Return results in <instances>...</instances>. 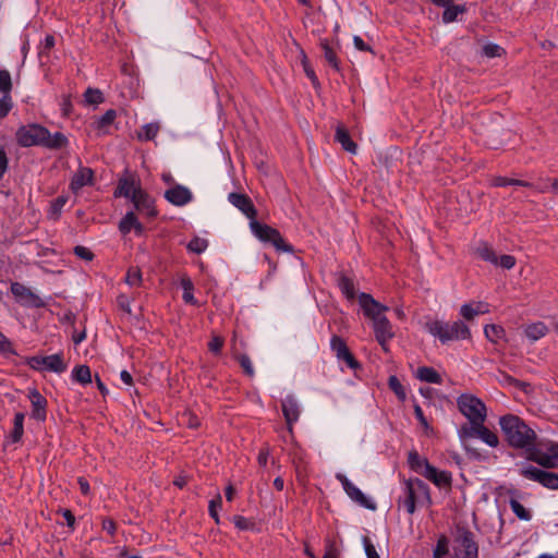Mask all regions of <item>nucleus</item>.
<instances>
[{
    "mask_svg": "<svg viewBox=\"0 0 558 558\" xmlns=\"http://www.w3.org/2000/svg\"><path fill=\"white\" fill-rule=\"evenodd\" d=\"M117 118V112L113 109L107 110L97 121V129L98 131H102L105 133L104 129L108 125H110L114 119Z\"/></svg>",
    "mask_w": 558,
    "mask_h": 558,
    "instance_id": "nucleus-49",
    "label": "nucleus"
},
{
    "mask_svg": "<svg viewBox=\"0 0 558 558\" xmlns=\"http://www.w3.org/2000/svg\"><path fill=\"white\" fill-rule=\"evenodd\" d=\"M337 359L339 362L345 363V365L352 369L360 367V364L351 351H337Z\"/></svg>",
    "mask_w": 558,
    "mask_h": 558,
    "instance_id": "nucleus-46",
    "label": "nucleus"
},
{
    "mask_svg": "<svg viewBox=\"0 0 558 558\" xmlns=\"http://www.w3.org/2000/svg\"><path fill=\"white\" fill-rule=\"evenodd\" d=\"M336 478L341 483L343 490L351 500L369 510H375L376 505L371 501L360 488H357L345 475L338 473Z\"/></svg>",
    "mask_w": 558,
    "mask_h": 558,
    "instance_id": "nucleus-14",
    "label": "nucleus"
},
{
    "mask_svg": "<svg viewBox=\"0 0 558 558\" xmlns=\"http://www.w3.org/2000/svg\"><path fill=\"white\" fill-rule=\"evenodd\" d=\"M359 304L364 315L373 322V327L380 324L383 325L385 320H388L385 315L388 307L377 302L371 294L364 292L360 293Z\"/></svg>",
    "mask_w": 558,
    "mask_h": 558,
    "instance_id": "nucleus-10",
    "label": "nucleus"
},
{
    "mask_svg": "<svg viewBox=\"0 0 558 558\" xmlns=\"http://www.w3.org/2000/svg\"><path fill=\"white\" fill-rule=\"evenodd\" d=\"M101 525H102V529L107 533H109L110 535H114L116 530H117V525H116V522L112 519H109V518L104 519Z\"/></svg>",
    "mask_w": 558,
    "mask_h": 558,
    "instance_id": "nucleus-63",
    "label": "nucleus"
},
{
    "mask_svg": "<svg viewBox=\"0 0 558 558\" xmlns=\"http://www.w3.org/2000/svg\"><path fill=\"white\" fill-rule=\"evenodd\" d=\"M24 418L25 415L21 412L15 413L14 415V426L13 430L11 432V438L13 442H17L21 440L23 434H24Z\"/></svg>",
    "mask_w": 558,
    "mask_h": 558,
    "instance_id": "nucleus-40",
    "label": "nucleus"
},
{
    "mask_svg": "<svg viewBox=\"0 0 558 558\" xmlns=\"http://www.w3.org/2000/svg\"><path fill=\"white\" fill-rule=\"evenodd\" d=\"M449 554V539L446 535H440L433 550V558H444Z\"/></svg>",
    "mask_w": 558,
    "mask_h": 558,
    "instance_id": "nucleus-42",
    "label": "nucleus"
},
{
    "mask_svg": "<svg viewBox=\"0 0 558 558\" xmlns=\"http://www.w3.org/2000/svg\"><path fill=\"white\" fill-rule=\"evenodd\" d=\"M84 99L88 105H99L104 101V96L99 89L87 88L84 93Z\"/></svg>",
    "mask_w": 558,
    "mask_h": 558,
    "instance_id": "nucleus-47",
    "label": "nucleus"
},
{
    "mask_svg": "<svg viewBox=\"0 0 558 558\" xmlns=\"http://www.w3.org/2000/svg\"><path fill=\"white\" fill-rule=\"evenodd\" d=\"M416 378L421 381L430 384H441V376L433 368L428 366L418 367L415 374Z\"/></svg>",
    "mask_w": 558,
    "mask_h": 558,
    "instance_id": "nucleus-30",
    "label": "nucleus"
},
{
    "mask_svg": "<svg viewBox=\"0 0 558 558\" xmlns=\"http://www.w3.org/2000/svg\"><path fill=\"white\" fill-rule=\"evenodd\" d=\"M208 247V241L198 236L192 239L187 244V250L201 254Z\"/></svg>",
    "mask_w": 558,
    "mask_h": 558,
    "instance_id": "nucleus-51",
    "label": "nucleus"
},
{
    "mask_svg": "<svg viewBox=\"0 0 558 558\" xmlns=\"http://www.w3.org/2000/svg\"><path fill=\"white\" fill-rule=\"evenodd\" d=\"M458 433L461 440L478 438L492 448H496L499 445L497 434L486 427L485 423L461 425Z\"/></svg>",
    "mask_w": 558,
    "mask_h": 558,
    "instance_id": "nucleus-7",
    "label": "nucleus"
},
{
    "mask_svg": "<svg viewBox=\"0 0 558 558\" xmlns=\"http://www.w3.org/2000/svg\"><path fill=\"white\" fill-rule=\"evenodd\" d=\"M363 545H364V549H365V554H366L367 558H380L369 537H367V536L363 537Z\"/></svg>",
    "mask_w": 558,
    "mask_h": 558,
    "instance_id": "nucleus-58",
    "label": "nucleus"
},
{
    "mask_svg": "<svg viewBox=\"0 0 558 558\" xmlns=\"http://www.w3.org/2000/svg\"><path fill=\"white\" fill-rule=\"evenodd\" d=\"M134 208L142 215L147 217H155L157 211L154 206L153 198L143 190H137V193L131 198Z\"/></svg>",
    "mask_w": 558,
    "mask_h": 558,
    "instance_id": "nucleus-17",
    "label": "nucleus"
},
{
    "mask_svg": "<svg viewBox=\"0 0 558 558\" xmlns=\"http://www.w3.org/2000/svg\"><path fill=\"white\" fill-rule=\"evenodd\" d=\"M28 398L33 407V417L38 421H45L47 408L46 398L37 389L31 390L28 393Z\"/></svg>",
    "mask_w": 558,
    "mask_h": 558,
    "instance_id": "nucleus-22",
    "label": "nucleus"
},
{
    "mask_svg": "<svg viewBox=\"0 0 558 558\" xmlns=\"http://www.w3.org/2000/svg\"><path fill=\"white\" fill-rule=\"evenodd\" d=\"M505 52L504 48L497 44H486L482 48V53L487 58L500 57Z\"/></svg>",
    "mask_w": 558,
    "mask_h": 558,
    "instance_id": "nucleus-54",
    "label": "nucleus"
},
{
    "mask_svg": "<svg viewBox=\"0 0 558 558\" xmlns=\"http://www.w3.org/2000/svg\"><path fill=\"white\" fill-rule=\"evenodd\" d=\"M233 523L239 530H246L248 527L247 519L242 515H234Z\"/></svg>",
    "mask_w": 558,
    "mask_h": 558,
    "instance_id": "nucleus-64",
    "label": "nucleus"
},
{
    "mask_svg": "<svg viewBox=\"0 0 558 558\" xmlns=\"http://www.w3.org/2000/svg\"><path fill=\"white\" fill-rule=\"evenodd\" d=\"M234 359L240 363L241 367L243 368V372L248 376H254V368L252 365L251 359L243 353L236 354Z\"/></svg>",
    "mask_w": 558,
    "mask_h": 558,
    "instance_id": "nucleus-53",
    "label": "nucleus"
},
{
    "mask_svg": "<svg viewBox=\"0 0 558 558\" xmlns=\"http://www.w3.org/2000/svg\"><path fill=\"white\" fill-rule=\"evenodd\" d=\"M302 65H303V69H304V72H305L306 76L311 80L313 85L314 86H318L319 85L318 78H317L313 68L310 65L307 57L304 53H303V57H302Z\"/></svg>",
    "mask_w": 558,
    "mask_h": 558,
    "instance_id": "nucleus-56",
    "label": "nucleus"
},
{
    "mask_svg": "<svg viewBox=\"0 0 558 558\" xmlns=\"http://www.w3.org/2000/svg\"><path fill=\"white\" fill-rule=\"evenodd\" d=\"M500 428L509 446L515 449H524L530 456L535 446L536 433L522 418L513 414H507L499 418Z\"/></svg>",
    "mask_w": 558,
    "mask_h": 558,
    "instance_id": "nucleus-1",
    "label": "nucleus"
},
{
    "mask_svg": "<svg viewBox=\"0 0 558 558\" xmlns=\"http://www.w3.org/2000/svg\"><path fill=\"white\" fill-rule=\"evenodd\" d=\"M13 84L8 70H0V93L3 96H11Z\"/></svg>",
    "mask_w": 558,
    "mask_h": 558,
    "instance_id": "nucleus-45",
    "label": "nucleus"
},
{
    "mask_svg": "<svg viewBox=\"0 0 558 558\" xmlns=\"http://www.w3.org/2000/svg\"><path fill=\"white\" fill-rule=\"evenodd\" d=\"M408 463L414 472L421 474L422 476H424L425 472H427V469L432 466L428 460L422 458L416 451L409 452Z\"/></svg>",
    "mask_w": 558,
    "mask_h": 558,
    "instance_id": "nucleus-26",
    "label": "nucleus"
},
{
    "mask_svg": "<svg viewBox=\"0 0 558 558\" xmlns=\"http://www.w3.org/2000/svg\"><path fill=\"white\" fill-rule=\"evenodd\" d=\"M373 328L376 339L381 347H385L388 340H390L393 337V332L391 330V325L389 320H385L383 325H376Z\"/></svg>",
    "mask_w": 558,
    "mask_h": 558,
    "instance_id": "nucleus-31",
    "label": "nucleus"
},
{
    "mask_svg": "<svg viewBox=\"0 0 558 558\" xmlns=\"http://www.w3.org/2000/svg\"><path fill=\"white\" fill-rule=\"evenodd\" d=\"M72 379L81 385H88L92 383V372L87 365H76L72 369Z\"/></svg>",
    "mask_w": 558,
    "mask_h": 558,
    "instance_id": "nucleus-33",
    "label": "nucleus"
},
{
    "mask_svg": "<svg viewBox=\"0 0 558 558\" xmlns=\"http://www.w3.org/2000/svg\"><path fill=\"white\" fill-rule=\"evenodd\" d=\"M11 292L16 301L24 306L40 307L44 304L38 295L20 282H13L11 284Z\"/></svg>",
    "mask_w": 558,
    "mask_h": 558,
    "instance_id": "nucleus-16",
    "label": "nucleus"
},
{
    "mask_svg": "<svg viewBox=\"0 0 558 558\" xmlns=\"http://www.w3.org/2000/svg\"><path fill=\"white\" fill-rule=\"evenodd\" d=\"M160 130V125L156 122L147 123L137 132V140L153 141Z\"/></svg>",
    "mask_w": 558,
    "mask_h": 558,
    "instance_id": "nucleus-34",
    "label": "nucleus"
},
{
    "mask_svg": "<svg viewBox=\"0 0 558 558\" xmlns=\"http://www.w3.org/2000/svg\"><path fill=\"white\" fill-rule=\"evenodd\" d=\"M68 138L61 132H56L54 134H50L48 131V135H46L45 141L43 142V146L51 149H58L66 146Z\"/></svg>",
    "mask_w": 558,
    "mask_h": 558,
    "instance_id": "nucleus-32",
    "label": "nucleus"
},
{
    "mask_svg": "<svg viewBox=\"0 0 558 558\" xmlns=\"http://www.w3.org/2000/svg\"><path fill=\"white\" fill-rule=\"evenodd\" d=\"M424 328L432 336L438 338L441 344H447L449 341L471 338V330L462 320L447 323L439 319H428Z\"/></svg>",
    "mask_w": 558,
    "mask_h": 558,
    "instance_id": "nucleus-2",
    "label": "nucleus"
},
{
    "mask_svg": "<svg viewBox=\"0 0 558 558\" xmlns=\"http://www.w3.org/2000/svg\"><path fill=\"white\" fill-rule=\"evenodd\" d=\"M94 171L87 167H80L72 177L70 189L77 193L82 187L93 184Z\"/></svg>",
    "mask_w": 558,
    "mask_h": 558,
    "instance_id": "nucleus-21",
    "label": "nucleus"
},
{
    "mask_svg": "<svg viewBox=\"0 0 558 558\" xmlns=\"http://www.w3.org/2000/svg\"><path fill=\"white\" fill-rule=\"evenodd\" d=\"M509 505L518 519L522 521H530L532 519L531 511L527 510L519 500L511 498Z\"/></svg>",
    "mask_w": 558,
    "mask_h": 558,
    "instance_id": "nucleus-39",
    "label": "nucleus"
},
{
    "mask_svg": "<svg viewBox=\"0 0 558 558\" xmlns=\"http://www.w3.org/2000/svg\"><path fill=\"white\" fill-rule=\"evenodd\" d=\"M459 548L456 550L457 558H478V545L474 534L463 530L458 537Z\"/></svg>",
    "mask_w": 558,
    "mask_h": 558,
    "instance_id": "nucleus-15",
    "label": "nucleus"
},
{
    "mask_svg": "<svg viewBox=\"0 0 558 558\" xmlns=\"http://www.w3.org/2000/svg\"><path fill=\"white\" fill-rule=\"evenodd\" d=\"M336 141L339 142L342 148L351 154H355L357 150L356 144L351 140L349 132L342 125L336 129Z\"/></svg>",
    "mask_w": 558,
    "mask_h": 558,
    "instance_id": "nucleus-29",
    "label": "nucleus"
},
{
    "mask_svg": "<svg viewBox=\"0 0 558 558\" xmlns=\"http://www.w3.org/2000/svg\"><path fill=\"white\" fill-rule=\"evenodd\" d=\"M281 407L286 422L291 429L292 424L295 423L300 416L298 401L293 397L289 396L282 401Z\"/></svg>",
    "mask_w": 558,
    "mask_h": 558,
    "instance_id": "nucleus-24",
    "label": "nucleus"
},
{
    "mask_svg": "<svg viewBox=\"0 0 558 558\" xmlns=\"http://www.w3.org/2000/svg\"><path fill=\"white\" fill-rule=\"evenodd\" d=\"M504 269H511L515 265V258L512 255H501L498 258V264Z\"/></svg>",
    "mask_w": 558,
    "mask_h": 558,
    "instance_id": "nucleus-61",
    "label": "nucleus"
},
{
    "mask_svg": "<svg viewBox=\"0 0 558 558\" xmlns=\"http://www.w3.org/2000/svg\"><path fill=\"white\" fill-rule=\"evenodd\" d=\"M13 107L11 96H3L0 98V119L5 118Z\"/></svg>",
    "mask_w": 558,
    "mask_h": 558,
    "instance_id": "nucleus-57",
    "label": "nucleus"
},
{
    "mask_svg": "<svg viewBox=\"0 0 558 558\" xmlns=\"http://www.w3.org/2000/svg\"><path fill=\"white\" fill-rule=\"evenodd\" d=\"M118 304H119L120 308L123 310L128 315L134 316L135 318L138 317L136 314L132 313L131 301L126 295H124V294L119 295Z\"/></svg>",
    "mask_w": 558,
    "mask_h": 558,
    "instance_id": "nucleus-59",
    "label": "nucleus"
},
{
    "mask_svg": "<svg viewBox=\"0 0 558 558\" xmlns=\"http://www.w3.org/2000/svg\"><path fill=\"white\" fill-rule=\"evenodd\" d=\"M229 202L241 210L247 218L253 221L256 218V209L251 198L245 194L230 193L228 196Z\"/></svg>",
    "mask_w": 558,
    "mask_h": 558,
    "instance_id": "nucleus-19",
    "label": "nucleus"
},
{
    "mask_svg": "<svg viewBox=\"0 0 558 558\" xmlns=\"http://www.w3.org/2000/svg\"><path fill=\"white\" fill-rule=\"evenodd\" d=\"M252 232L263 242L271 243L278 251L292 252V246L288 245L279 231L268 225L258 222L256 219L250 222Z\"/></svg>",
    "mask_w": 558,
    "mask_h": 558,
    "instance_id": "nucleus-6",
    "label": "nucleus"
},
{
    "mask_svg": "<svg viewBox=\"0 0 558 558\" xmlns=\"http://www.w3.org/2000/svg\"><path fill=\"white\" fill-rule=\"evenodd\" d=\"M338 286L341 290V292L345 295L348 300H354L355 299V287L353 281L348 277H341L339 279Z\"/></svg>",
    "mask_w": 558,
    "mask_h": 558,
    "instance_id": "nucleus-43",
    "label": "nucleus"
},
{
    "mask_svg": "<svg viewBox=\"0 0 558 558\" xmlns=\"http://www.w3.org/2000/svg\"><path fill=\"white\" fill-rule=\"evenodd\" d=\"M165 198L174 206H184L192 201L193 195L187 187L177 184L165 192Z\"/></svg>",
    "mask_w": 558,
    "mask_h": 558,
    "instance_id": "nucleus-18",
    "label": "nucleus"
},
{
    "mask_svg": "<svg viewBox=\"0 0 558 558\" xmlns=\"http://www.w3.org/2000/svg\"><path fill=\"white\" fill-rule=\"evenodd\" d=\"M74 253L76 256L84 260H92L94 258V254L92 251L85 246L77 245L74 247Z\"/></svg>",
    "mask_w": 558,
    "mask_h": 558,
    "instance_id": "nucleus-60",
    "label": "nucleus"
},
{
    "mask_svg": "<svg viewBox=\"0 0 558 558\" xmlns=\"http://www.w3.org/2000/svg\"><path fill=\"white\" fill-rule=\"evenodd\" d=\"M388 386L389 388L396 393V396L400 399V400H404L405 397H407V393H405V390L402 386V384L400 383V380L398 379L397 376L395 375H391L388 379Z\"/></svg>",
    "mask_w": 558,
    "mask_h": 558,
    "instance_id": "nucleus-48",
    "label": "nucleus"
},
{
    "mask_svg": "<svg viewBox=\"0 0 558 558\" xmlns=\"http://www.w3.org/2000/svg\"><path fill=\"white\" fill-rule=\"evenodd\" d=\"M137 190H142L138 184L131 179H121L119 181L118 187L114 192L116 196H123L126 198H132L133 195L137 193Z\"/></svg>",
    "mask_w": 558,
    "mask_h": 558,
    "instance_id": "nucleus-27",
    "label": "nucleus"
},
{
    "mask_svg": "<svg viewBox=\"0 0 558 558\" xmlns=\"http://www.w3.org/2000/svg\"><path fill=\"white\" fill-rule=\"evenodd\" d=\"M545 449L532 450L529 459L546 469L558 468V442L549 441Z\"/></svg>",
    "mask_w": 558,
    "mask_h": 558,
    "instance_id": "nucleus-12",
    "label": "nucleus"
},
{
    "mask_svg": "<svg viewBox=\"0 0 558 558\" xmlns=\"http://www.w3.org/2000/svg\"><path fill=\"white\" fill-rule=\"evenodd\" d=\"M125 281L131 287H138L142 283V272L137 267H131L125 277Z\"/></svg>",
    "mask_w": 558,
    "mask_h": 558,
    "instance_id": "nucleus-52",
    "label": "nucleus"
},
{
    "mask_svg": "<svg viewBox=\"0 0 558 558\" xmlns=\"http://www.w3.org/2000/svg\"><path fill=\"white\" fill-rule=\"evenodd\" d=\"M421 499L430 500L428 486L420 478H409L404 481L403 497L399 499L409 514L416 510V502Z\"/></svg>",
    "mask_w": 558,
    "mask_h": 558,
    "instance_id": "nucleus-4",
    "label": "nucleus"
},
{
    "mask_svg": "<svg viewBox=\"0 0 558 558\" xmlns=\"http://www.w3.org/2000/svg\"><path fill=\"white\" fill-rule=\"evenodd\" d=\"M320 48L324 51V58L325 60L335 69L339 70V61L337 58L336 51L332 49V47L328 44L326 39L320 40Z\"/></svg>",
    "mask_w": 558,
    "mask_h": 558,
    "instance_id": "nucleus-37",
    "label": "nucleus"
},
{
    "mask_svg": "<svg viewBox=\"0 0 558 558\" xmlns=\"http://www.w3.org/2000/svg\"><path fill=\"white\" fill-rule=\"evenodd\" d=\"M521 474L531 481L537 482L546 488L558 489V474L527 466L521 470Z\"/></svg>",
    "mask_w": 558,
    "mask_h": 558,
    "instance_id": "nucleus-13",
    "label": "nucleus"
},
{
    "mask_svg": "<svg viewBox=\"0 0 558 558\" xmlns=\"http://www.w3.org/2000/svg\"><path fill=\"white\" fill-rule=\"evenodd\" d=\"M180 283L183 289L182 298H183L184 302L189 303V304L196 305L197 301L193 295L194 284H193L192 280L189 277L184 276L181 278Z\"/></svg>",
    "mask_w": 558,
    "mask_h": 558,
    "instance_id": "nucleus-38",
    "label": "nucleus"
},
{
    "mask_svg": "<svg viewBox=\"0 0 558 558\" xmlns=\"http://www.w3.org/2000/svg\"><path fill=\"white\" fill-rule=\"evenodd\" d=\"M48 135V130L38 124L21 126L16 132V141L23 147L43 146V142Z\"/></svg>",
    "mask_w": 558,
    "mask_h": 558,
    "instance_id": "nucleus-11",
    "label": "nucleus"
},
{
    "mask_svg": "<svg viewBox=\"0 0 558 558\" xmlns=\"http://www.w3.org/2000/svg\"><path fill=\"white\" fill-rule=\"evenodd\" d=\"M446 9L442 13V21L444 23H451L457 20L459 14H462L465 12L464 5L459 4H451V5H445Z\"/></svg>",
    "mask_w": 558,
    "mask_h": 558,
    "instance_id": "nucleus-41",
    "label": "nucleus"
},
{
    "mask_svg": "<svg viewBox=\"0 0 558 558\" xmlns=\"http://www.w3.org/2000/svg\"><path fill=\"white\" fill-rule=\"evenodd\" d=\"M68 199L69 197L65 195H60L54 198L50 204L48 217L52 220H58Z\"/></svg>",
    "mask_w": 558,
    "mask_h": 558,
    "instance_id": "nucleus-36",
    "label": "nucleus"
},
{
    "mask_svg": "<svg viewBox=\"0 0 558 558\" xmlns=\"http://www.w3.org/2000/svg\"><path fill=\"white\" fill-rule=\"evenodd\" d=\"M484 333L486 338L495 344L499 343V340H501L505 337V329L499 325H486L484 328Z\"/></svg>",
    "mask_w": 558,
    "mask_h": 558,
    "instance_id": "nucleus-35",
    "label": "nucleus"
},
{
    "mask_svg": "<svg viewBox=\"0 0 558 558\" xmlns=\"http://www.w3.org/2000/svg\"><path fill=\"white\" fill-rule=\"evenodd\" d=\"M359 304L364 315L373 322V327L380 324L383 325L385 320H388L385 315L388 307L377 302L371 294L364 292L360 293Z\"/></svg>",
    "mask_w": 558,
    "mask_h": 558,
    "instance_id": "nucleus-8",
    "label": "nucleus"
},
{
    "mask_svg": "<svg viewBox=\"0 0 558 558\" xmlns=\"http://www.w3.org/2000/svg\"><path fill=\"white\" fill-rule=\"evenodd\" d=\"M221 505H222L221 495L217 494L216 497L209 501V506H208L209 515L215 520V522L217 524L220 523L218 509L221 508Z\"/></svg>",
    "mask_w": 558,
    "mask_h": 558,
    "instance_id": "nucleus-50",
    "label": "nucleus"
},
{
    "mask_svg": "<svg viewBox=\"0 0 558 558\" xmlns=\"http://www.w3.org/2000/svg\"><path fill=\"white\" fill-rule=\"evenodd\" d=\"M495 186H507V185H519V186H531V183L522 180L508 179L505 177H498L494 180Z\"/></svg>",
    "mask_w": 558,
    "mask_h": 558,
    "instance_id": "nucleus-55",
    "label": "nucleus"
},
{
    "mask_svg": "<svg viewBox=\"0 0 558 558\" xmlns=\"http://www.w3.org/2000/svg\"><path fill=\"white\" fill-rule=\"evenodd\" d=\"M26 363L31 368L38 372L61 374L68 368V362L64 361L60 353L31 356L26 360Z\"/></svg>",
    "mask_w": 558,
    "mask_h": 558,
    "instance_id": "nucleus-5",
    "label": "nucleus"
},
{
    "mask_svg": "<svg viewBox=\"0 0 558 558\" xmlns=\"http://www.w3.org/2000/svg\"><path fill=\"white\" fill-rule=\"evenodd\" d=\"M457 405L461 414L468 418L469 423L466 425L485 423L487 418V408L485 403L474 395L462 393L457 399Z\"/></svg>",
    "mask_w": 558,
    "mask_h": 558,
    "instance_id": "nucleus-3",
    "label": "nucleus"
},
{
    "mask_svg": "<svg viewBox=\"0 0 558 558\" xmlns=\"http://www.w3.org/2000/svg\"><path fill=\"white\" fill-rule=\"evenodd\" d=\"M359 304L364 315L373 322V327L380 324L383 325L385 320H388L385 315L388 307L377 302L371 294L364 292L360 293Z\"/></svg>",
    "mask_w": 558,
    "mask_h": 558,
    "instance_id": "nucleus-9",
    "label": "nucleus"
},
{
    "mask_svg": "<svg viewBox=\"0 0 558 558\" xmlns=\"http://www.w3.org/2000/svg\"><path fill=\"white\" fill-rule=\"evenodd\" d=\"M270 456L269 447L265 446L260 448L258 456H257V462L260 466L265 468L267 465L268 459Z\"/></svg>",
    "mask_w": 558,
    "mask_h": 558,
    "instance_id": "nucleus-62",
    "label": "nucleus"
},
{
    "mask_svg": "<svg viewBox=\"0 0 558 558\" xmlns=\"http://www.w3.org/2000/svg\"><path fill=\"white\" fill-rule=\"evenodd\" d=\"M477 255L485 262H488L490 264L497 265L498 264V257L494 250L488 246L487 244H482L476 250Z\"/></svg>",
    "mask_w": 558,
    "mask_h": 558,
    "instance_id": "nucleus-44",
    "label": "nucleus"
},
{
    "mask_svg": "<svg viewBox=\"0 0 558 558\" xmlns=\"http://www.w3.org/2000/svg\"><path fill=\"white\" fill-rule=\"evenodd\" d=\"M524 336L532 342L545 337L548 332V327L543 322L533 323L524 327Z\"/></svg>",
    "mask_w": 558,
    "mask_h": 558,
    "instance_id": "nucleus-28",
    "label": "nucleus"
},
{
    "mask_svg": "<svg viewBox=\"0 0 558 558\" xmlns=\"http://www.w3.org/2000/svg\"><path fill=\"white\" fill-rule=\"evenodd\" d=\"M424 477L430 481L437 487H450L452 482L451 473L448 471H439L435 466H430L425 472Z\"/></svg>",
    "mask_w": 558,
    "mask_h": 558,
    "instance_id": "nucleus-23",
    "label": "nucleus"
},
{
    "mask_svg": "<svg viewBox=\"0 0 558 558\" xmlns=\"http://www.w3.org/2000/svg\"><path fill=\"white\" fill-rule=\"evenodd\" d=\"M132 229H134L136 233L141 234L144 228L137 220L134 211H128L119 222V230L122 234H128Z\"/></svg>",
    "mask_w": 558,
    "mask_h": 558,
    "instance_id": "nucleus-25",
    "label": "nucleus"
},
{
    "mask_svg": "<svg viewBox=\"0 0 558 558\" xmlns=\"http://www.w3.org/2000/svg\"><path fill=\"white\" fill-rule=\"evenodd\" d=\"M488 312V304L482 301L464 303L460 307V315L466 322H472L477 315L486 314Z\"/></svg>",
    "mask_w": 558,
    "mask_h": 558,
    "instance_id": "nucleus-20",
    "label": "nucleus"
}]
</instances>
